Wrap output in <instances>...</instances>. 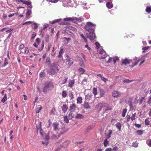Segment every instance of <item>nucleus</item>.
<instances>
[{
    "label": "nucleus",
    "instance_id": "f257e3e1",
    "mask_svg": "<svg viewBox=\"0 0 151 151\" xmlns=\"http://www.w3.org/2000/svg\"><path fill=\"white\" fill-rule=\"evenodd\" d=\"M59 70L58 65H52L50 70L47 71V73L51 75H55L59 71Z\"/></svg>",
    "mask_w": 151,
    "mask_h": 151
},
{
    "label": "nucleus",
    "instance_id": "f03ea898",
    "mask_svg": "<svg viewBox=\"0 0 151 151\" xmlns=\"http://www.w3.org/2000/svg\"><path fill=\"white\" fill-rule=\"evenodd\" d=\"M41 122H40V127L39 128H38V130L40 129V133L41 137L43 138L44 139H45L46 140H48L49 139V132H48L47 134L45 133V132L43 131V130L41 129Z\"/></svg>",
    "mask_w": 151,
    "mask_h": 151
},
{
    "label": "nucleus",
    "instance_id": "7ed1b4c3",
    "mask_svg": "<svg viewBox=\"0 0 151 151\" xmlns=\"http://www.w3.org/2000/svg\"><path fill=\"white\" fill-rule=\"evenodd\" d=\"M94 26V25L93 24L88 22L86 23V25L85 26V28L89 33H91V32L94 31V29L93 27Z\"/></svg>",
    "mask_w": 151,
    "mask_h": 151
},
{
    "label": "nucleus",
    "instance_id": "20e7f679",
    "mask_svg": "<svg viewBox=\"0 0 151 151\" xmlns=\"http://www.w3.org/2000/svg\"><path fill=\"white\" fill-rule=\"evenodd\" d=\"M104 112L112 109L111 107L107 103H104L103 108L102 109Z\"/></svg>",
    "mask_w": 151,
    "mask_h": 151
},
{
    "label": "nucleus",
    "instance_id": "39448f33",
    "mask_svg": "<svg viewBox=\"0 0 151 151\" xmlns=\"http://www.w3.org/2000/svg\"><path fill=\"white\" fill-rule=\"evenodd\" d=\"M87 36L90 40H93L95 37V34L93 32L89 33V34L87 33Z\"/></svg>",
    "mask_w": 151,
    "mask_h": 151
},
{
    "label": "nucleus",
    "instance_id": "423d86ee",
    "mask_svg": "<svg viewBox=\"0 0 151 151\" xmlns=\"http://www.w3.org/2000/svg\"><path fill=\"white\" fill-rule=\"evenodd\" d=\"M65 61L66 62H68V65L69 66H71L73 64V62L72 60H70V57L68 55L65 56Z\"/></svg>",
    "mask_w": 151,
    "mask_h": 151
},
{
    "label": "nucleus",
    "instance_id": "0eeeda50",
    "mask_svg": "<svg viewBox=\"0 0 151 151\" xmlns=\"http://www.w3.org/2000/svg\"><path fill=\"white\" fill-rule=\"evenodd\" d=\"M112 95L113 97L117 98L121 96L120 93L117 91H114L112 93Z\"/></svg>",
    "mask_w": 151,
    "mask_h": 151
},
{
    "label": "nucleus",
    "instance_id": "6e6552de",
    "mask_svg": "<svg viewBox=\"0 0 151 151\" xmlns=\"http://www.w3.org/2000/svg\"><path fill=\"white\" fill-rule=\"evenodd\" d=\"M104 103H100L96 105V108L99 111H101L102 109L103 108Z\"/></svg>",
    "mask_w": 151,
    "mask_h": 151
},
{
    "label": "nucleus",
    "instance_id": "1a4fd4ad",
    "mask_svg": "<svg viewBox=\"0 0 151 151\" xmlns=\"http://www.w3.org/2000/svg\"><path fill=\"white\" fill-rule=\"evenodd\" d=\"M59 123L58 122H54L52 124L53 130L54 131L57 132L59 130Z\"/></svg>",
    "mask_w": 151,
    "mask_h": 151
},
{
    "label": "nucleus",
    "instance_id": "9d476101",
    "mask_svg": "<svg viewBox=\"0 0 151 151\" xmlns=\"http://www.w3.org/2000/svg\"><path fill=\"white\" fill-rule=\"evenodd\" d=\"M45 86L47 87L50 90L52 89L53 88V85L52 83L50 82H47L46 83Z\"/></svg>",
    "mask_w": 151,
    "mask_h": 151
},
{
    "label": "nucleus",
    "instance_id": "9b49d317",
    "mask_svg": "<svg viewBox=\"0 0 151 151\" xmlns=\"http://www.w3.org/2000/svg\"><path fill=\"white\" fill-rule=\"evenodd\" d=\"M131 62V61L130 60H128L127 59L122 60L121 65H126L127 64H129Z\"/></svg>",
    "mask_w": 151,
    "mask_h": 151
},
{
    "label": "nucleus",
    "instance_id": "f8f14e48",
    "mask_svg": "<svg viewBox=\"0 0 151 151\" xmlns=\"http://www.w3.org/2000/svg\"><path fill=\"white\" fill-rule=\"evenodd\" d=\"M76 105L75 104H71L70 106L69 110L70 111L75 112L76 110Z\"/></svg>",
    "mask_w": 151,
    "mask_h": 151
},
{
    "label": "nucleus",
    "instance_id": "ddd939ff",
    "mask_svg": "<svg viewBox=\"0 0 151 151\" xmlns=\"http://www.w3.org/2000/svg\"><path fill=\"white\" fill-rule=\"evenodd\" d=\"M32 12L31 9H27V12L26 13V17L27 18H29L30 15L32 14Z\"/></svg>",
    "mask_w": 151,
    "mask_h": 151
},
{
    "label": "nucleus",
    "instance_id": "4468645a",
    "mask_svg": "<svg viewBox=\"0 0 151 151\" xmlns=\"http://www.w3.org/2000/svg\"><path fill=\"white\" fill-rule=\"evenodd\" d=\"M62 111L64 113H65L68 109V107L66 104H63V106L61 107Z\"/></svg>",
    "mask_w": 151,
    "mask_h": 151
},
{
    "label": "nucleus",
    "instance_id": "2eb2a0df",
    "mask_svg": "<svg viewBox=\"0 0 151 151\" xmlns=\"http://www.w3.org/2000/svg\"><path fill=\"white\" fill-rule=\"evenodd\" d=\"M24 4L27 5V6L28 8L29 7L31 9L32 7L31 2L30 1H25L24 2Z\"/></svg>",
    "mask_w": 151,
    "mask_h": 151
},
{
    "label": "nucleus",
    "instance_id": "dca6fc26",
    "mask_svg": "<svg viewBox=\"0 0 151 151\" xmlns=\"http://www.w3.org/2000/svg\"><path fill=\"white\" fill-rule=\"evenodd\" d=\"M83 106L85 109H90V107L88 103L87 102H84Z\"/></svg>",
    "mask_w": 151,
    "mask_h": 151
},
{
    "label": "nucleus",
    "instance_id": "f3484780",
    "mask_svg": "<svg viewBox=\"0 0 151 151\" xmlns=\"http://www.w3.org/2000/svg\"><path fill=\"white\" fill-rule=\"evenodd\" d=\"M75 112L70 111V113L68 115V117L69 119H72L74 116Z\"/></svg>",
    "mask_w": 151,
    "mask_h": 151
},
{
    "label": "nucleus",
    "instance_id": "a211bd4d",
    "mask_svg": "<svg viewBox=\"0 0 151 151\" xmlns=\"http://www.w3.org/2000/svg\"><path fill=\"white\" fill-rule=\"evenodd\" d=\"M106 6L108 9H110L113 7V5L111 2H109L106 3Z\"/></svg>",
    "mask_w": 151,
    "mask_h": 151
},
{
    "label": "nucleus",
    "instance_id": "6ab92c4d",
    "mask_svg": "<svg viewBox=\"0 0 151 151\" xmlns=\"http://www.w3.org/2000/svg\"><path fill=\"white\" fill-rule=\"evenodd\" d=\"M75 118L78 119H81L84 118V116L80 114H77L76 115Z\"/></svg>",
    "mask_w": 151,
    "mask_h": 151
},
{
    "label": "nucleus",
    "instance_id": "aec40b11",
    "mask_svg": "<svg viewBox=\"0 0 151 151\" xmlns=\"http://www.w3.org/2000/svg\"><path fill=\"white\" fill-rule=\"evenodd\" d=\"M116 126L119 131H120L122 127L121 124L120 122H118L116 124Z\"/></svg>",
    "mask_w": 151,
    "mask_h": 151
},
{
    "label": "nucleus",
    "instance_id": "412c9836",
    "mask_svg": "<svg viewBox=\"0 0 151 151\" xmlns=\"http://www.w3.org/2000/svg\"><path fill=\"white\" fill-rule=\"evenodd\" d=\"M74 83V80H71L69 82V83L68 84V86L71 88L73 86V85Z\"/></svg>",
    "mask_w": 151,
    "mask_h": 151
},
{
    "label": "nucleus",
    "instance_id": "4be33fe9",
    "mask_svg": "<svg viewBox=\"0 0 151 151\" xmlns=\"http://www.w3.org/2000/svg\"><path fill=\"white\" fill-rule=\"evenodd\" d=\"M82 102V99L81 97H78L77 99V104H81Z\"/></svg>",
    "mask_w": 151,
    "mask_h": 151
},
{
    "label": "nucleus",
    "instance_id": "5701e85b",
    "mask_svg": "<svg viewBox=\"0 0 151 151\" xmlns=\"http://www.w3.org/2000/svg\"><path fill=\"white\" fill-rule=\"evenodd\" d=\"M78 20L79 19L77 18L71 17V21L73 23H77Z\"/></svg>",
    "mask_w": 151,
    "mask_h": 151
},
{
    "label": "nucleus",
    "instance_id": "b1692460",
    "mask_svg": "<svg viewBox=\"0 0 151 151\" xmlns=\"http://www.w3.org/2000/svg\"><path fill=\"white\" fill-rule=\"evenodd\" d=\"M8 64V59L7 58H5L4 59V63L2 67H5Z\"/></svg>",
    "mask_w": 151,
    "mask_h": 151
},
{
    "label": "nucleus",
    "instance_id": "393cba45",
    "mask_svg": "<svg viewBox=\"0 0 151 151\" xmlns=\"http://www.w3.org/2000/svg\"><path fill=\"white\" fill-rule=\"evenodd\" d=\"M48 26V24H44L43 26V27L41 29H40V32L41 33H42V30H45L47 27Z\"/></svg>",
    "mask_w": 151,
    "mask_h": 151
},
{
    "label": "nucleus",
    "instance_id": "a878e982",
    "mask_svg": "<svg viewBox=\"0 0 151 151\" xmlns=\"http://www.w3.org/2000/svg\"><path fill=\"white\" fill-rule=\"evenodd\" d=\"M112 133V131L110 129L108 131V133L106 136V139H108L111 137Z\"/></svg>",
    "mask_w": 151,
    "mask_h": 151
},
{
    "label": "nucleus",
    "instance_id": "bb28decb",
    "mask_svg": "<svg viewBox=\"0 0 151 151\" xmlns=\"http://www.w3.org/2000/svg\"><path fill=\"white\" fill-rule=\"evenodd\" d=\"M78 71L80 74H83L85 72V70L84 69L81 68L78 69Z\"/></svg>",
    "mask_w": 151,
    "mask_h": 151
},
{
    "label": "nucleus",
    "instance_id": "cd10ccee",
    "mask_svg": "<svg viewBox=\"0 0 151 151\" xmlns=\"http://www.w3.org/2000/svg\"><path fill=\"white\" fill-rule=\"evenodd\" d=\"M63 53V49L61 48L60 51L59 52V55H58V57L59 58H61L62 57V55Z\"/></svg>",
    "mask_w": 151,
    "mask_h": 151
},
{
    "label": "nucleus",
    "instance_id": "c85d7f7f",
    "mask_svg": "<svg viewBox=\"0 0 151 151\" xmlns=\"http://www.w3.org/2000/svg\"><path fill=\"white\" fill-rule=\"evenodd\" d=\"M145 11L148 13H150L151 12V7L147 6L145 9Z\"/></svg>",
    "mask_w": 151,
    "mask_h": 151
},
{
    "label": "nucleus",
    "instance_id": "c756f323",
    "mask_svg": "<svg viewBox=\"0 0 151 151\" xmlns=\"http://www.w3.org/2000/svg\"><path fill=\"white\" fill-rule=\"evenodd\" d=\"M67 92L66 91L64 90L63 91L62 95L63 98H65L67 96Z\"/></svg>",
    "mask_w": 151,
    "mask_h": 151
},
{
    "label": "nucleus",
    "instance_id": "7c9ffc66",
    "mask_svg": "<svg viewBox=\"0 0 151 151\" xmlns=\"http://www.w3.org/2000/svg\"><path fill=\"white\" fill-rule=\"evenodd\" d=\"M61 20V19H55L53 21H52L51 22V24H53L55 23L58 22L60 21Z\"/></svg>",
    "mask_w": 151,
    "mask_h": 151
},
{
    "label": "nucleus",
    "instance_id": "2f4dec72",
    "mask_svg": "<svg viewBox=\"0 0 151 151\" xmlns=\"http://www.w3.org/2000/svg\"><path fill=\"white\" fill-rule=\"evenodd\" d=\"M93 93L94 96H95L97 94V90L96 88H93Z\"/></svg>",
    "mask_w": 151,
    "mask_h": 151
},
{
    "label": "nucleus",
    "instance_id": "473e14b6",
    "mask_svg": "<svg viewBox=\"0 0 151 151\" xmlns=\"http://www.w3.org/2000/svg\"><path fill=\"white\" fill-rule=\"evenodd\" d=\"M51 63V61L50 58L47 57L46 61V64L47 65H49Z\"/></svg>",
    "mask_w": 151,
    "mask_h": 151
},
{
    "label": "nucleus",
    "instance_id": "72a5a7b5",
    "mask_svg": "<svg viewBox=\"0 0 151 151\" xmlns=\"http://www.w3.org/2000/svg\"><path fill=\"white\" fill-rule=\"evenodd\" d=\"M32 27L34 29H36L37 27V23H34L32 24Z\"/></svg>",
    "mask_w": 151,
    "mask_h": 151
},
{
    "label": "nucleus",
    "instance_id": "f704fd0d",
    "mask_svg": "<svg viewBox=\"0 0 151 151\" xmlns=\"http://www.w3.org/2000/svg\"><path fill=\"white\" fill-rule=\"evenodd\" d=\"M127 112V109H125L123 110L122 111V116L123 117H124L125 116V114Z\"/></svg>",
    "mask_w": 151,
    "mask_h": 151
},
{
    "label": "nucleus",
    "instance_id": "c9c22d12",
    "mask_svg": "<svg viewBox=\"0 0 151 151\" xmlns=\"http://www.w3.org/2000/svg\"><path fill=\"white\" fill-rule=\"evenodd\" d=\"M136 115V113L132 114L131 117H130L132 121H133L135 119V116Z\"/></svg>",
    "mask_w": 151,
    "mask_h": 151
},
{
    "label": "nucleus",
    "instance_id": "e433bc0d",
    "mask_svg": "<svg viewBox=\"0 0 151 151\" xmlns=\"http://www.w3.org/2000/svg\"><path fill=\"white\" fill-rule=\"evenodd\" d=\"M80 36L83 39L84 41L86 43H87V40L86 38L84 36L83 34H81L80 35Z\"/></svg>",
    "mask_w": 151,
    "mask_h": 151
},
{
    "label": "nucleus",
    "instance_id": "4c0bfd02",
    "mask_svg": "<svg viewBox=\"0 0 151 151\" xmlns=\"http://www.w3.org/2000/svg\"><path fill=\"white\" fill-rule=\"evenodd\" d=\"M105 92L103 90L101 89L100 90V96L101 97H103Z\"/></svg>",
    "mask_w": 151,
    "mask_h": 151
},
{
    "label": "nucleus",
    "instance_id": "58836bf2",
    "mask_svg": "<svg viewBox=\"0 0 151 151\" xmlns=\"http://www.w3.org/2000/svg\"><path fill=\"white\" fill-rule=\"evenodd\" d=\"M136 133L138 135H141L143 134V131L141 130H138L137 131Z\"/></svg>",
    "mask_w": 151,
    "mask_h": 151
},
{
    "label": "nucleus",
    "instance_id": "ea45409f",
    "mask_svg": "<svg viewBox=\"0 0 151 151\" xmlns=\"http://www.w3.org/2000/svg\"><path fill=\"white\" fill-rule=\"evenodd\" d=\"M107 139H105L104 141V146L105 147L107 146L108 143V141H107Z\"/></svg>",
    "mask_w": 151,
    "mask_h": 151
},
{
    "label": "nucleus",
    "instance_id": "a19ab883",
    "mask_svg": "<svg viewBox=\"0 0 151 151\" xmlns=\"http://www.w3.org/2000/svg\"><path fill=\"white\" fill-rule=\"evenodd\" d=\"M68 130V129L64 128L63 130L61 131L60 134H63L66 133L67 131Z\"/></svg>",
    "mask_w": 151,
    "mask_h": 151
},
{
    "label": "nucleus",
    "instance_id": "79ce46f5",
    "mask_svg": "<svg viewBox=\"0 0 151 151\" xmlns=\"http://www.w3.org/2000/svg\"><path fill=\"white\" fill-rule=\"evenodd\" d=\"M63 20L65 21H71V17H67L65 18Z\"/></svg>",
    "mask_w": 151,
    "mask_h": 151
},
{
    "label": "nucleus",
    "instance_id": "37998d69",
    "mask_svg": "<svg viewBox=\"0 0 151 151\" xmlns=\"http://www.w3.org/2000/svg\"><path fill=\"white\" fill-rule=\"evenodd\" d=\"M64 121L66 123H68L69 122V120L68 119L67 116L64 117Z\"/></svg>",
    "mask_w": 151,
    "mask_h": 151
},
{
    "label": "nucleus",
    "instance_id": "c03bdc74",
    "mask_svg": "<svg viewBox=\"0 0 151 151\" xmlns=\"http://www.w3.org/2000/svg\"><path fill=\"white\" fill-rule=\"evenodd\" d=\"M55 111V108H53L51 109L50 111V113L52 114H54Z\"/></svg>",
    "mask_w": 151,
    "mask_h": 151
},
{
    "label": "nucleus",
    "instance_id": "a18cd8bd",
    "mask_svg": "<svg viewBox=\"0 0 151 151\" xmlns=\"http://www.w3.org/2000/svg\"><path fill=\"white\" fill-rule=\"evenodd\" d=\"M69 96L70 98V100L74 98L72 92L69 94Z\"/></svg>",
    "mask_w": 151,
    "mask_h": 151
},
{
    "label": "nucleus",
    "instance_id": "49530a36",
    "mask_svg": "<svg viewBox=\"0 0 151 151\" xmlns=\"http://www.w3.org/2000/svg\"><path fill=\"white\" fill-rule=\"evenodd\" d=\"M113 62L114 64H115L116 61L119 60V58L117 57H115L113 58Z\"/></svg>",
    "mask_w": 151,
    "mask_h": 151
},
{
    "label": "nucleus",
    "instance_id": "de8ad7c7",
    "mask_svg": "<svg viewBox=\"0 0 151 151\" xmlns=\"http://www.w3.org/2000/svg\"><path fill=\"white\" fill-rule=\"evenodd\" d=\"M132 81H133L132 80H129L127 79H125L124 80L123 82L124 83L126 82V83H129L131 82Z\"/></svg>",
    "mask_w": 151,
    "mask_h": 151
},
{
    "label": "nucleus",
    "instance_id": "09e8293b",
    "mask_svg": "<svg viewBox=\"0 0 151 151\" xmlns=\"http://www.w3.org/2000/svg\"><path fill=\"white\" fill-rule=\"evenodd\" d=\"M93 127L91 126H88L86 129V131L87 132H88L89 130L92 129H93Z\"/></svg>",
    "mask_w": 151,
    "mask_h": 151
},
{
    "label": "nucleus",
    "instance_id": "8fccbe9b",
    "mask_svg": "<svg viewBox=\"0 0 151 151\" xmlns=\"http://www.w3.org/2000/svg\"><path fill=\"white\" fill-rule=\"evenodd\" d=\"M138 63V62L136 60L134 62L132 63V65L131 66V67H133L134 66L136 65Z\"/></svg>",
    "mask_w": 151,
    "mask_h": 151
},
{
    "label": "nucleus",
    "instance_id": "3c124183",
    "mask_svg": "<svg viewBox=\"0 0 151 151\" xmlns=\"http://www.w3.org/2000/svg\"><path fill=\"white\" fill-rule=\"evenodd\" d=\"M36 33L35 32H33V34H32V37H31V39L32 40L34 39L35 38V36H36Z\"/></svg>",
    "mask_w": 151,
    "mask_h": 151
},
{
    "label": "nucleus",
    "instance_id": "603ef678",
    "mask_svg": "<svg viewBox=\"0 0 151 151\" xmlns=\"http://www.w3.org/2000/svg\"><path fill=\"white\" fill-rule=\"evenodd\" d=\"M49 89H48V88H47V87L46 86H45L44 87L43 89V91L45 93L48 90H49Z\"/></svg>",
    "mask_w": 151,
    "mask_h": 151
},
{
    "label": "nucleus",
    "instance_id": "864d4df0",
    "mask_svg": "<svg viewBox=\"0 0 151 151\" xmlns=\"http://www.w3.org/2000/svg\"><path fill=\"white\" fill-rule=\"evenodd\" d=\"M44 41H43L42 42V44H41V48H39V49H38V50H42L43 48V47L44 46Z\"/></svg>",
    "mask_w": 151,
    "mask_h": 151
},
{
    "label": "nucleus",
    "instance_id": "5fc2aeb1",
    "mask_svg": "<svg viewBox=\"0 0 151 151\" xmlns=\"http://www.w3.org/2000/svg\"><path fill=\"white\" fill-rule=\"evenodd\" d=\"M68 78L67 77L65 78L64 80L63 81L61 84L62 85L66 83L67 81Z\"/></svg>",
    "mask_w": 151,
    "mask_h": 151
},
{
    "label": "nucleus",
    "instance_id": "6e6d98bb",
    "mask_svg": "<svg viewBox=\"0 0 151 151\" xmlns=\"http://www.w3.org/2000/svg\"><path fill=\"white\" fill-rule=\"evenodd\" d=\"M150 121L148 119H147L145 121V123L146 125H148L149 124Z\"/></svg>",
    "mask_w": 151,
    "mask_h": 151
},
{
    "label": "nucleus",
    "instance_id": "4d7b16f0",
    "mask_svg": "<svg viewBox=\"0 0 151 151\" xmlns=\"http://www.w3.org/2000/svg\"><path fill=\"white\" fill-rule=\"evenodd\" d=\"M55 52L54 51V47H53L52 48V51L51 53V55L52 56L54 55L55 54Z\"/></svg>",
    "mask_w": 151,
    "mask_h": 151
},
{
    "label": "nucleus",
    "instance_id": "13d9d810",
    "mask_svg": "<svg viewBox=\"0 0 151 151\" xmlns=\"http://www.w3.org/2000/svg\"><path fill=\"white\" fill-rule=\"evenodd\" d=\"M24 52H25V53H28L29 52V50L28 48L27 47H24Z\"/></svg>",
    "mask_w": 151,
    "mask_h": 151
},
{
    "label": "nucleus",
    "instance_id": "bf43d9fd",
    "mask_svg": "<svg viewBox=\"0 0 151 151\" xmlns=\"http://www.w3.org/2000/svg\"><path fill=\"white\" fill-rule=\"evenodd\" d=\"M95 45H96V47L98 48H99L100 47V45L99 42H95Z\"/></svg>",
    "mask_w": 151,
    "mask_h": 151
},
{
    "label": "nucleus",
    "instance_id": "052dcab7",
    "mask_svg": "<svg viewBox=\"0 0 151 151\" xmlns=\"http://www.w3.org/2000/svg\"><path fill=\"white\" fill-rule=\"evenodd\" d=\"M13 30V29L10 28L9 30H8L6 31V32L7 33H10Z\"/></svg>",
    "mask_w": 151,
    "mask_h": 151
},
{
    "label": "nucleus",
    "instance_id": "680f3d73",
    "mask_svg": "<svg viewBox=\"0 0 151 151\" xmlns=\"http://www.w3.org/2000/svg\"><path fill=\"white\" fill-rule=\"evenodd\" d=\"M101 78L102 81L105 82H106V81H107V79L104 77L103 76H102V77Z\"/></svg>",
    "mask_w": 151,
    "mask_h": 151
},
{
    "label": "nucleus",
    "instance_id": "e2e57ef3",
    "mask_svg": "<svg viewBox=\"0 0 151 151\" xmlns=\"http://www.w3.org/2000/svg\"><path fill=\"white\" fill-rule=\"evenodd\" d=\"M68 23L67 22H61L59 24L60 25H67L68 24Z\"/></svg>",
    "mask_w": 151,
    "mask_h": 151
},
{
    "label": "nucleus",
    "instance_id": "0e129e2a",
    "mask_svg": "<svg viewBox=\"0 0 151 151\" xmlns=\"http://www.w3.org/2000/svg\"><path fill=\"white\" fill-rule=\"evenodd\" d=\"M59 0H50V2L53 3H56Z\"/></svg>",
    "mask_w": 151,
    "mask_h": 151
},
{
    "label": "nucleus",
    "instance_id": "69168bd1",
    "mask_svg": "<svg viewBox=\"0 0 151 151\" xmlns=\"http://www.w3.org/2000/svg\"><path fill=\"white\" fill-rule=\"evenodd\" d=\"M118 147L116 146L113 148V151H118Z\"/></svg>",
    "mask_w": 151,
    "mask_h": 151
},
{
    "label": "nucleus",
    "instance_id": "338daca9",
    "mask_svg": "<svg viewBox=\"0 0 151 151\" xmlns=\"http://www.w3.org/2000/svg\"><path fill=\"white\" fill-rule=\"evenodd\" d=\"M126 118H127V122H128V121H129L130 120V116L129 115H127V117H126Z\"/></svg>",
    "mask_w": 151,
    "mask_h": 151
},
{
    "label": "nucleus",
    "instance_id": "774afa93",
    "mask_svg": "<svg viewBox=\"0 0 151 151\" xmlns=\"http://www.w3.org/2000/svg\"><path fill=\"white\" fill-rule=\"evenodd\" d=\"M112 149L111 147L106 148L105 151H111Z\"/></svg>",
    "mask_w": 151,
    "mask_h": 151
}]
</instances>
